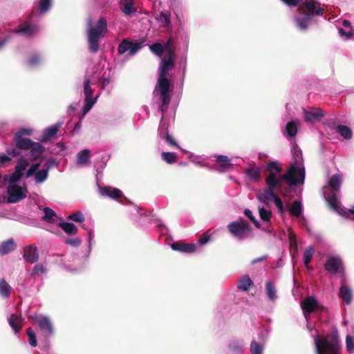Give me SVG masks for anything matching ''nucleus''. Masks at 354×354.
Here are the masks:
<instances>
[{"label":"nucleus","instance_id":"34","mask_svg":"<svg viewBox=\"0 0 354 354\" xmlns=\"http://www.w3.org/2000/svg\"><path fill=\"white\" fill-rule=\"evenodd\" d=\"M50 6L51 0H39V10L36 11L35 12H32L30 17L33 18L34 16L37 14V12H39L41 15L46 12L50 9Z\"/></svg>","mask_w":354,"mask_h":354},{"label":"nucleus","instance_id":"50","mask_svg":"<svg viewBox=\"0 0 354 354\" xmlns=\"http://www.w3.org/2000/svg\"><path fill=\"white\" fill-rule=\"evenodd\" d=\"M68 220H71L77 223H82L84 221L85 218L81 212H75L67 217Z\"/></svg>","mask_w":354,"mask_h":354},{"label":"nucleus","instance_id":"51","mask_svg":"<svg viewBox=\"0 0 354 354\" xmlns=\"http://www.w3.org/2000/svg\"><path fill=\"white\" fill-rule=\"evenodd\" d=\"M259 212L261 218L265 221H269L271 218V212L264 207H259Z\"/></svg>","mask_w":354,"mask_h":354},{"label":"nucleus","instance_id":"59","mask_svg":"<svg viewBox=\"0 0 354 354\" xmlns=\"http://www.w3.org/2000/svg\"><path fill=\"white\" fill-rule=\"evenodd\" d=\"M11 160V158L9 156L5 155V154H0V165L2 166L4 165L6 163L9 162Z\"/></svg>","mask_w":354,"mask_h":354},{"label":"nucleus","instance_id":"16","mask_svg":"<svg viewBox=\"0 0 354 354\" xmlns=\"http://www.w3.org/2000/svg\"><path fill=\"white\" fill-rule=\"evenodd\" d=\"M338 295L339 298L347 305L351 304L353 298V289L345 283H342Z\"/></svg>","mask_w":354,"mask_h":354},{"label":"nucleus","instance_id":"52","mask_svg":"<svg viewBox=\"0 0 354 354\" xmlns=\"http://www.w3.org/2000/svg\"><path fill=\"white\" fill-rule=\"evenodd\" d=\"M339 33L340 36L346 39L351 38L353 35V30L351 28H339Z\"/></svg>","mask_w":354,"mask_h":354},{"label":"nucleus","instance_id":"38","mask_svg":"<svg viewBox=\"0 0 354 354\" xmlns=\"http://www.w3.org/2000/svg\"><path fill=\"white\" fill-rule=\"evenodd\" d=\"M10 292V286L4 279L0 280V295L1 297L8 298Z\"/></svg>","mask_w":354,"mask_h":354},{"label":"nucleus","instance_id":"3","mask_svg":"<svg viewBox=\"0 0 354 354\" xmlns=\"http://www.w3.org/2000/svg\"><path fill=\"white\" fill-rule=\"evenodd\" d=\"M40 163L29 165L28 159L21 157L18 159L15 167V171L10 175H5L3 180L6 182L17 183L21 178L32 177L36 184L44 183L49 176V167L39 169Z\"/></svg>","mask_w":354,"mask_h":354},{"label":"nucleus","instance_id":"44","mask_svg":"<svg viewBox=\"0 0 354 354\" xmlns=\"http://www.w3.org/2000/svg\"><path fill=\"white\" fill-rule=\"evenodd\" d=\"M162 159L168 164H172L177 161L178 156L174 152H162Z\"/></svg>","mask_w":354,"mask_h":354},{"label":"nucleus","instance_id":"30","mask_svg":"<svg viewBox=\"0 0 354 354\" xmlns=\"http://www.w3.org/2000/svg\"><path fill=\"white\" fill-rule=\"evenodd\" d=\"M21 317L14 314H11L8 319L9 325L13 329L15 333H19L20 330L21 328Z\"/></svg>","mask_w":354,"mask_h":354},{"label":"nucleus","instance_id":"21","mask_svg":"<svg viewBox=\"0 0 354 354\" xmlns=\"http://www.w3.org/2000/svg\"><path fill=\"white\" fill-rule=\"evenodd\" d=\"M91 157V151L83 149L79 151L76 156V164L78 167H85L88 165Z\"/></svg>","mask_w":354,"mask_h":354},{"label":"nucleus","instance_id":"8","mask_svg":"<svg viewBox=\"0 0 354 354\" xmlns=\"http://www.w3.org/2000/svg\"><path fill=\"white\" fill-rule=\"evenodd\" d=\"M106 30V21L104 18H100L95 26L91 25V21L88 22L87 36L90 52L96 53L98 50L100 39L104 37Z\"/></svg>","mask_w":354,"mask_h":354},{"label":"nucleus","instance_id":"12","mask_svg":"<svg viewBox=\"0 0 354 354\" xmlns=\"http://www.w3.org/2000/svg\"><path fill=\"white\" fill-rule=\"evenodd\" d=\"M8 183L9 185L6 187L8 203H16L27 197L28 190L24 185H20L17 183Z\"/></svg>","mask_w":354,"mask_h":354},{"label":"nucleus","instance_id":"40","mask_svg":"<svg viewBox=\"0 0 354 354\" xmlns=\"http://www.w3.org/2000/svg\"><path fill=\"white\" fill-rule=\"evenodd\" d=\"M313 253H314V249L313 247H308L307 248L305 249V251L304 253V257H303V261H304V263L305 266L308 269L310 268V266H308V264L310 263V262L311 261V260L313 259Z\"/></svg>","mask_w":354,"mask_h":354},{"label":"nucleus","instance_id":"55","mask_svg":"<svg viewBox=\"0 0 354 354\" xmlns=\"http://www.w3.org/2000/svg\"><path fill=\"white\" fill-rule=\"evenodd\" d=\"M335 211L338 212L341 215L348 217L349 214H354V205L351 206L348 210L343 209L339 205V207L337 209H335Z\"/></svg>","mask_w":354,"mask_h":354},{"label":"nucleus","instance_id":"18","mask_svg":"<svg viewBox=\"0 0 354 354\" xmlns=\"http://www.w3.org/2000/svg\"><path fill=\"white\" fill-rule=\"evenodd\" d=\"M24 258L26 261L30 263L36 262L39 259V253L37 248L32 245H27L24 247Z\"/></svg>","mask_w":354,"mask_h":354},{"label":"nucleus","instance_id":"29","mask_svg":"<svg viewBox=\"0 0 354 354\" xmlns=\"http://www.w3.org/2000/svg\"><path fill=\"white\" fill-rule=\"evenodd\" d=\"M14 142L17 148L23 150H29L34 142L30 138H14Z\"/></svg>","mask_w":354,"mask_h":354},{"label":"nucleus","instance_id":"9","mask_svg":"<svg viewBox=\"0 0 354 354\" xmlns=\"http://www.w3.org/2000/svg\"><path fill=\"white\" fill-rule=\"evenodd\" d=\"M342 182V176L339 174H335L330 178L328 182L329 188L324 191V196L326 201L333 209H337L339 207V202L337 196V193L339 192Z\"/></svg>","mask_w":354,"mask_h":354},{"label":"nucleus","instance_id":"39","mask_svg":"<svg viewBox=\"0 0 354 354\" xmlns=\"http://www.w3.org/2000/svg\"><path fill=\"white\" fill-rule=\"evenodd\" d=\"M289 212L291 215L299 216L302 212V205L300 201H295L290 207Z\"/></svg>","mask_w":354,"mask_h":354},{"label":"nucleus","instance_id":"14","mask_svg":"<svg viewBox=\"0 0 354 354\" xmlns=\"http://www.w3.org/2000/svg\"><path fill=\"white\" fill-rule=\"evenodd\" d=\"M144 43L145 40L142 39L131 41L124 39L118 46V53L122 55L128 53L129 55L133 56L144 46Z\"/></svg>","mask_w":354,"mask_h":354},{"label":"nucleus","instance_id":"62","mask_svg":"<svg viewBox=\"0 0 354 354\" xmlns=\"http://www.w3.org/2000/svg\"><path fill=\"white\" fill-rule=\"evenodd\" d=\"M83 118H84V117H83V115H82V117H81V118H80V121H79L77 123H76V124L75 125L74 131H80V129H81V127H82V122H81V120H82V119Z\"/></svg>","mask_w":354,"mask_h":354},{"label":"nucleus","instance_id":"57","mask_svg":"<svg viewBox=\"0 0 354 354\" xmlns=\"http://www.w3.org/2000/svg\"><path fill=\"white\" fill-rule=\"evenodd\" d=\"M189 158L195 164H201L205 160V158L201 156L194 155L192 153H189Z\"/></svg>","mask_w":354,"mask_h":354},{"label":"nucleus","instance_id":"64","mask_svg":"<svg viewBox=\"0 0 354 354\" xmlns=\"http://www.w3.org/2000/svg\"><path fill=\"white\" fill-rule=\"evenodd\" d=\"M342 26L345 28H348L349 29V28H351V23L347 21V20H344L343 22H342Z\"/></svg>","mask_w":354,"mask_h":354},{"label":"nucleus","instance_id":"31","mask_svg":"<svg viewBox=\"0 0 354 354\" xmlns=\"http://www.w3.org/2000/svg\"><path fill=\"white\" fill-rule=\"evenodd\" d=\"M44 215L42 219L48 223H55L57 218L55 212L50 207H44L43 209Z\"/></svg>","mask_w":354,"mask_h":354},{"label":"nucleus","instance_id":"28","mask_svg":"<svg viewBox=\"0 0 354 354\" xmlns=\"http://www.w3.org/2000/svg\"><path fill=\"white\" fill-rule=\"evenodd\" d=\"M299 123L298 121L288 122L284 129V134L288 138H292L295 136L297 133V129Z\"/></svg>","mask_w":354,"mask_h":354},{"label":"nucleus","instance_id":"32","mask_svg":"<svg viewBox=\"0 0 354 354\" xmlns=\"http://www.w3.org/2000/svg\"><path fill=\"white\" fill-rule=\"evenodd\" d=\"M58 225L68 235H74L77 232V227L73 223L61 222L59 223Z\"/></svg>","mask_w":354,"mask_h":354},{"label":"nucleus","instance_id":"35","mask_svg":"<svg viewBox=\"0 0 354 354\" xmlns=\"http://www.w3.org/2000/svg\"><path fill=\"white\" fill-rule=\"evenodd\" d=\"M252 285L253 282L251 279L248 275H245L239 279L238 287L239 289H241L244 291H248L250 290Z\"/></svg>","mask_w":354,"mask_h":354},{"label":"nucleus","instance_id":"2","mask_svg":"<svg viewBox=\"0 0 354 354\" xmlns=\"http://www.w3.org/2000/svg\"><path fill=\"white\" fill-rule=\"evenodd\" d=\"M293 159V162L285 174H281L282 169L277 162H269L266 166V169L270 171V174H275L280 179L281 183L286 182L290 187L303 185L305 180V169L301 149H294Z\"/></svg>","mask_w":354,"mask_h":354},{"label":"nucleus","instance_id":"19","mask_svg":"<svg viewBox=\"0 0 354 354\" xmlns=\"http://www.w3.org/2000/svg\"><path fill=\"white\" fill-rule=\"evenodd\" d=\"M171 248L176 251L185 253H193L196 250V245L194 243H185L175 242L171 245Z\"/></svg>","mask_w":354,"mask_h":354},{"label":"nucleus","instance_id":"27","mask_svg":"<svg viewBox=\"0 0 354 354\" xmlns=\"http://www.w3.org/2000/svg\"><path fill=\"white\" fill-rule=\"evenodd\" d=\"M266 294L268 300L271 302H275L277 299L278 297L276 287L270 281L266 282Z\"/></svg>","mask_w":354,"mask_h":354},{"label":"nucleus","instance_id":"37","mask_svg":"<svg viewBox=\"0 0 354 354\" xmlns=\"http://www.w3.org/2000/svg\"><path fill=\"white\" fill-rule=\"evenodd\" d=\"M44 61L43 56L40 54L32 55L27 61V65L30 67H36L39 66Z\"/></svg>","mask_w":354,"mask_h":354},{"label":"nucleus","instance_id":"42","mask_svg":"<svg viewBox=\"0 0 354 354\" xmlns=\"http://www.w3.org/2000/svg\"><path fill=\"white\" fill-rule=\"evenodd\" d=\"M162 46L164 48V53L166 57H174V53L172 39L171 38L169 39V40Z\"/></svg>","mask_w":354,"mask_h":354},{"label":"nucleus","instance_id":"53","mask_svg":"<svg viewBox=\"0 0 354 354\" xmlns=\"http://www.w3.org/2000/svg\"><path fill=\"white\" fill-rule=\"evenodd\" d=\"M32 133V129L30 128H21L15 134L14 138H22L24 136H29Z\"/></svg>","mask_w":354,"mask_h":354},{"label":"nucleus","instance_id":"63","mask_svg":"<svg viewBox=\"0 0 354 354\" xmlns=\"http://www.w3.org/2000/svg\"><path fill=\"white\" fill-rule=\"evenodd\" d=\"M289 239H290V245H295V247L297 248V241H296V239H295V236L292 234H290Z\"/></svg>","mask_w":354,"mask_h":354},{"label":"nucleus","instance_id":"45","mask_svg":"<svg viewBox=\"0 0 354 354\" xmlns=\"http://www.w3.org/2000/svg\"><path fill=\"white\" fill-rule=\"evenodd\" d=\"M47 268L44 264H37L34 266L31 272L32 276H41L46 274Z\"/></svg>","mask_w":354,"mask_h":354},{"label":"nucleus","instance_id":"60","mask_svg":"<svg viewBox=\"0 0 354 354\" xmlns=\"http://www.w3.org/2000/svg\"><path fill=\"white\" fill-rule=\"evenodd\" d=\"M284 3L287 4L288 6H297L302 0H281Z\"/></svg>","mask_w":354,"mask_h":354},{"label":"nucleus","instance_id":"25","mask_svg":"<svg viewBox=\"0 0 354 354\" xmlns=\"http://www.w3.org/2000/svg\"><path fill=\"white\" fill-rule=\"evenodd\" d=\"M216 161L219 167L217 170L221 172H224L232 167L231 160L226 156H216Z\"/></svg>","mask_w":354,"mask_h":354},{"label":"nucleus","instance_id":"49","mask_svg":"<svg viewBox=\"0 0 354 354\" xmlns=\"http://www.w3.org/2000/svg\"><path fill=\"white\" fill-rule=\"evenodd\" d=\"M263 346L261 344L252 341L250 345V351L252 354H262Z\"/></svg>","mask_w":354,"mask_h":354},{"label":"nucleus","instance_id":"20","mask_svg":"<svg viewBox=\"0 0 354 354\" xmlns=\"http://www.w3.org/2000/svg\"><path fill=\"white\" fill-rule=\"evenodd\" d=\"M323 116V111L319 109H311L309 111H304L305 120L308 122L319 121Z\"/></svg>","mask_w":354,"mask_h":354},{"label":"nucleus","instance_id":"47","mask_svg":"<svg viewBox=\"0 0 354 354\" xmlns=\"http://www.w3.org/2000/svg\"><path fill=\"white\" fill-rule=\"evenodd\" d=\"M243 347V344L238 341H233L229 344V349L232 352L236 354L240 353L242 351Z\"/></svg>","mask_w":354,"mask_h":354},{"label":"nucleus","instance_id":"22","mask_svg":"<svg viewBox=\"0 0 354 354\" xmlns=\"http://www.w3.org/2000/svg\"><path fill=\"white\" fill-rule=\"evenodd\" d=\"M100 194L103 196H107L111 198L116 199L122 196V192L117 188L111 187H100L99 188Z\"/></svg>","mask_w":354,"mask_h":354},{"label":"nucleus","instance_id":"41","mask_svg":"<svg viewBox=\"0 0 354 354\" xmlns=\"http://www.w3.org/2000/svg\"><path fill=\"white\" fill-rule=\"evenodd\" d=\"M156 19L163 26H168L170 24V14L168 12H161Z\"/></svg>","mask_w":354,"mask_h":354},{"label":"nucleus","instance_id":"10","mask_svg":"<svg viewBox=\"0 0 354 354\" xmlns=\"http://www.w3.org/2000/svg\"><path fill=\"white\" fill-rule=\"evenodd\" d=\"M39 30V27L26 21L19 25L16 28L9 31L8 34L2 39H0V50L9 41L12 36L19 34L26 37H30L35 35Z\"/></svg>","mask_w":354,"mask_h":354},{"label":"nucleus","instance_id":"43","mask_svg":"<svg viewBox=\"0 0 354 354\" xmlns=\"http://www.w3.org/2000/svg\"><path fill=\"white\" fill-rule=\"evenodd\" d=\"M337 132L345 139H351L352 137V131L346 126L344 125H338L337 127Z\"/></svg>","mask_w":354,"mask_h":354},{"label":"nucleus","instance_id":"13","mask_svg":"<svg viewBox=\"0 0 354 354\" xmlns=\"http://www.w3.org/2000/svg\"><path fill=\"white\" fill-rule=\"evenodd\" d=\"M28 319L35 322L44 333L48 336L55 334V328L52 320L48 316L40 314H33L28 316Z\"/></svg>","mask_w":354,"mask_h":354},{"label":"nucleus","instance_id":"61","mask_svg":"<svg viewBox=\"0 0 354 354\" xmlns=\"http://www.w3.org/2000/svg\"><path fill=\"white\" fill-rule=\"evenodd\" d=\"M110 82V79L109 78H103L102 80H101V86H102V88H104Z\"/></svg>","mask_w":354,"mask_h":354},{"label":"nucleus","instance_id":"17","mask_svg":"<svg viewBox=\"0 0 354 354\" xmlns=\"http://www.w3.org/2000/svg\"><path fill=\"white\" fill-rule=\"evenodd\" d=\"M160 112H161V111H160ZM160 113L162 114V115H163V113ZM158 131H159V136L161 138L165 139L168 144L179 148V146L177 145L175 140L172 138L171 136H170L168 133L167 130V127L164 122L163 116H162V120L160 122V127H159Z\"/></svg>","mask_w":354,"mask_h":354},{"label":"nucleus","instance_id":"56","mask_svg":"<svg viewBox=\"0 0 354 354\" xmlns=\"http://www.w3.org/2000/svg\"><path fill=\"white\" fill-rule=\"evenodd\" d=\"M244 214L245 215V216H247L251 221L253 222V223L255 225V226L258 228L260 227V223H259V221L257 220H256V218H254V216H253L252 215V212L249 209H245L244 210Z\"/></svg>","mask_w":354,"mask_h":354},{"label":"nucleus","instance_id":"26","mask_svg":"<svg viewBox=\"0 0 354 354\" xmlns=\"http://www.w3.org/2000/svg\"><path fill=\"white\" fill-rule=\"evenodd\" d=\"M30 160L35 161L37 160L44 153V147L39 142H35L32 145L31 148L29 149Z\"/></svg>","mask_w":354,"mask_h":354},{"label":"nucleus","instance_id":"46","mask_svg":"<svg viewBox=\"0 0 354 354\" xmlns=\"http://www.w3.org/2000/svg\"><path fill=\"white\" fill-rule=\"evenodd\" d=\"M149 48L155 55L158 57H161L164 53V48L162 44L157 42L151 46H149Z\"/></svg>","mask_w":354,"mask_h":354},{"label":"nucleus","instance_id":"7","mask_svg":"<svg viewBox=\"0 0 354 354\" xmlns=\"http://www.w3.org/2000/svg\"><path fill=\"white\" fill-rule=\"evenodd\" d=\"M304 15L303 17H295V21L299 29L306 30L313 16H322L324 9L317 0H306L304 2Z\"/></svg>","mask_w":354,"mask_h":354},{"label":"nucleus","instance_id":"15","mask_svg":"<svg viewBox=\"0 0 354 354\" xmlns=\"http://www.w3.org/2000/svg\"><path fill=\"white\" fill-rule=\"evenodd\" d=\"M342 261L338 257H330L324 264L325 269L331 273H337L342 270Z\"/></svg>","mask_w":354,"mask_h":354},{"label":"nucleus","instance_id":"58","mask_svg":"<svg viewBox=\"0 0 354 354\" xmlns=\"http://www.w3.org/2000/svg\"><path fill=\"white\" fill-rule=\"evenodd\" d=\"M210 240V236L206 234H203L198 239V243L201 245L207 244Z\"/></svg>","mask_w":354,"mask_h":354},{"label":"nucleus","instance_id":"33","mask_svg":"<svg viewBox=\"0 0 354 354\" xmlns=\"http://www.w3.org/2000/svg\"><path fill=\"white\" fill-rule=\"evenodd\" d=\"M247 177L253 181L257 182L260 180V170L258 167H250L245 170Z\"/></svg>","mask_w":354,"mask_h":354},{"label":"nucleus","instance_id":"6","mask_svg":"<svg viewBox=\"0 0 354 354\" xmlns=\"http://www.w3.org/2000/svg\"><path fill=\"white\" fill-rule=\"evenodd\" d=\"M101 73L93 70L88 68L86 72L85 78L84 80V104L82 108L83 117L92 109L94 104L96 103L99 95L93 96V90L91 88V85H94L100 82Z\"/></svg>","mask_w":354,"mask_h":354},{"label":"nucleus","instance_id":"36","mask_svg":"<svg viewBox=\"0 0 354 354\" xmlns=\"http://www.w3.org/2000/svg\"><path fill=\"white\" fill-rule=\"evenodd\" d=\"M15 248L14 241L10 239L0 244V254H6L12 251Z\"/></svg>","mask_w":354,"mask_h":354},{"label":"nucleus","instance_id":"23","mask_svg":"<svg viewBox=\"0 0 354 354\" xmlns=\"http://www.w3.org/2000/svg\"><path fill=\"white\" fill-rule=\"evenodd\" d=\"M120 8L122 12L127 16L131 15L137 10L133 0H121Z\"/></svg>","mask_w":354,"mask_h":354},{"label":"nucleus","instance_id":"1","mask_svg":"<svg viewBox=\"0 0 354 354\" xmlns=\"http://www.w3.org/2000/svg\"><path fill=\"white\" fill-rule=\"evenodd\" d=\"M301 307L307 322V328L310 336L314 339L316 354H341V346L337 332L325 336L319 335L316 329L308 326L309 314L316 311L319 308V304L315 297L313 296L306 297L301 301ZM345 344L346 351L351 354H354V336L347 335Z\"/></svg>","mask_w":354,"mask_h":354},{"label":"nucleus","instance_id":"24","mask_svg":"<svg viewBox=\"0 0 354 354\" xmlns=\"http://www.w3.org/2000/svg\"><path fill=\"white\" fill-rule=\"evenodd\" d=\"M60 123H57L55 124H53L48 128H46L41 136V141L42 142H47L55 137V136L57 134L59 129L60 128Z\"/></svg>","mask_w":354,"mask_h":354},{"label":"nucleus","instance_id":"48","mask_svg":"<svg viewBox=\"0 0 354 354\" xmlns=\"http://www.w3.org/2000/svg\"><path fill=\"white\" fill-rule=\"evenodd\" d=\"M28 337V342L32 347H36L37 345V337L35 331L32 328H28L26 330Z\"/></svg>","mask_w":354,"mask_h":354},{"label":"nucleus","instance_id":"4","mask_svg":"<svg viewBox=\"0 0 354 354\" xmlns=\"http://www.w3.org/2000/svg\"><path fill=\"white\" fill-rule=\"evenodd\" d=\"M167 59H162L159 66V77L154 91V93L160 95L161 104L159 111L164 113L168 104L171 101V82L167 78L168 72L174 66L173 57H167Z\"/></svg>","mask_w":354,"mask_h":354},{"label":"nucleus","instance_id":"11","mask_svg":"<svg viewBox=\"0 0 354 354\" xmlns=\"http://www.w3.org/2000/svg\"><path fill=\"white\" fill-rule=\"evenodd\" d=\"M227 229L232 236L237 240L242 241L250 236L251 227L244 219H239L230 223Z\"/></svg>","mask_w":354,"mask_h":354},{"label":"nucleus","instance_id":"54","mask_svg":"<svg viewBox=\"0 0 354 354\" xmlns=\"http://www.w3.org/2000/svg\"><path fill=\"white\" fill-rule=\"evenodd\" d=\"M65 243L69 245L73 246V247H78L81 244L82 241L78 237H73V238L66 239L65 240Z\"/></svg>","mask_w":354,"mask_h":354},{"label":"nucleus","instance_id":"5","mask_svg":"<svg viewBox=\"0 0 354 354\" xmlns=\"http://www.w3.org/2000/svg\"><path fill=\"white\" fill-rule=\"evenodd\" d=\"M266 183L268 189L259 190L257 197L259 201L263 203H269L273 201L280 214L283 215L286 212V207L282 201L274 193V190H278L281 194L286 195L282 189V185L280 179L275 174H270L266 178Z\"/></svg>","mask_w":354,"mask_h":354}]
</instances>
